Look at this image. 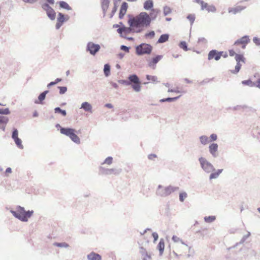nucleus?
Instances as JSON below:
<instances>
[{"label": "nucleus", "instance_id": "f257e3e1", "mask_svg": "<svg viewBox=\"0 0 260 260\" xmlns=\"http://www.w3.org/2000/svg\"><path fill=\"white\" fill-rule=\"evenodd\" d=\"M127 23L128 25H133L136 28L135 33H140L144 27L149 26L151 18L146 12H141L137 16H129Z\"/></svg>", "mask_w": 260, "mask_h": 260}, {"label": "nucleus", "instance_id": "f03ea898", "mask_svg": "<svg viewBox=\"0 0 260 260\" xmlns=\"http://www.w3.org/2000/svg\"><path fill=\"white\" fill-rule=\"evenodd\" d=\"M118 82L126 86L131 85L133 90L136 92L141 90V82L139 77L135 74H131L127 77V80H119Z\"/></svg>", "mask_w": 260, "mask_h": 260}, {"label": "nucleus", "instance_id": "7ed1b4c3", "mask_svg": "<svg viewBox=\"0 0 260 260\" xmlns=\"http://www.w3.org/2000/svg\"><path fill=\"white\" fill-rule=\"evenodd\" d=\"M10 212L16 218L21 221L26 222L28 219L30 218L34 213L33 210L25 211L24 207L18 206L16 207V211L11 210Z\"/></svg>", "mask_w": 260, "mask_h": 260}, {"label": "nucleus", "instance_id": "20e7f679", "mask_svg": "<svg viewBox=\"0 0 260 260\" xmlns=\"http://www.w3.org/2000/svg\"><path fill=\"white\" fill-rule=\"evenodd\" d=\"M57 128H60V132L61 134L64 135L69 137L71 140L76 144H79L80 143V139L79 137L75 134L76 130L70 127H63L58 123L55 125Z\"/></svg>", "mask_w": 260, "mask_h": 260}, {"label": "nucleus", "instance_id": "39448f33", "mask_svg": "<svg viewBox=\"0 0 260 260\" xmlns=\"http://www.w3.org/2000/svg\"><path fill=\"white\" fill-rule=\"evenodd\" d=\"M179 188L177 186L169 185L166 187H163L161 185H158L156 193L157 196L161 197H166L170 195L178 190Z\"/></svg>", "mask_w": 260, "mask_h": 260}, {"label": "nucleus", "instance_id": "423d86ee", "mask_svg": "<svg viewBox=\"0 0 260 260\" xmlns=\"http://www.w3.org/2000/svg\"><path fill=\"white\" fill-rule=\"evenodd\" d=\"M152 46L150 44L143 43L136 46V53L138 56L150 54L152 52Z\"/></svg>", "mask_w": 260, "mask_h": 260}, {"label": "nucleus", "instance_id": "0eeeda50", "mask_svg": "<svg viewBox=\"0 0 260 260\" xmlns=\"http://www.w3.org/2000/svg\"><path fill=\"white\" fill-rule=\"evenodd\" d=\"M199 161L200 162L201 168L206 173H210L214 171L215 169L213 165L209 162L207 159L204 157H200L199 158Z\"/></svg>", "mask_w": 260, "mask_h": 260}, {"label": "nucleus", "instance_id": "6e6552de", "mask_svg": "<svg viewBox=\"0 0 260 260\" xmlns=\"http://www.w3.org/2000/svg\"><path fill=\"white\" fill-rule=\"evenodd\" d=\"M101 46L99 44H95L92 42L87 43L86 50L91 55L94 56L100 50Z\"/></svg>", "mask_w": 260, "mask_h": 260}, {"label": "nucleus", "instance_id": "1a4fd4ad", "mask_svg": "<svg viewBox=\"0 0 260 260\" xmlns=\"http://www.w3.org/2000/svg\"><path fill=\"white\" fill-rule=\"evenodd\" d=\"M41 7L46 12V14L48 18L54 20L55 19L56 13L54 9L52 8L47 3H43L41 5Z\"/></svg>", "mask_w": 260, "mask_h": 260}, {"label": "nucleus", "instance_id": "9d476101", "mask_svg": "<svg viewBox=\"0 0 260 260\" xmlns=\"http://www.w3.org/2000/svg\"><path fill=\"white\" fill-rule=\"evenodd\" d=\"M222 54H223V51H218L216 50L213 49L209 51L208 55V59L209 60L214 59L216 61L219 60Z\"/></svg>", "mask_w": 260, "mask_h": 260}, {"label": "nucleus", "instance_id": "9b49d317", "mask_svg": "<svg viewBox=\"0 0 260 260\" xmlns=\"http://www.w3.org/2000/svg\"><path fill=\"white\" fill-rule=\"evenodd\" d=\"M101 174L104 175H111L112 174H119L121 170H116L115 169H106L103 167H100L99 168Z\"/></svg>", "mask_w": 260, "mask_h": 260}, {"label": "nucleus", "instance_id": "f8f14e48", "mask_svg": "<svg viewBox=\"0 0 260 260\" xmlns=\"http://www.w3.org/2000/svg\"><path fill=\"white\" fill-rule=\"evenodd\" d=\"M218 144L214 143L211 144L209 146V152L214 158L218 156Z\"/></svg>", "mask_w": 260, "mask_h": 260}, {"label": "nucleus", "instance_id": "ddd939ff", "mask_svg": "<svg viewBox=\"0 0 260 260\" xmlns=\"http://www.w3.org/2000/svg\"><path fill=\"white\" fill-rule=\"evenodd\" d=\"M127 8H128L127 3L125 2H123L121 5L120 11H119V19H121L123 18L124 16L126 14Z\"/></svg>", "mask_w": 260, "mask_h": 260}, {"label": "nucleus", "instance_id": "4468645a", "mask_svg": "<svg viewBox=\"0 0 260 260\" xmlns=\"http://www.w3.org/2000/svg\"><path fill=\"white\" fill-rule=\"evenodd\" d=\"M49 92V90H45L41 93L38 96V99L36 100L34 103L36 104H43V101L45 99L46 94Z\"/></svg>", "mask_w": 260, "mask_h": 260}, {"label": "nucleus", "instance_id": "2eb2a0df", "mask_svg": "<svg viewBox=\"0 0 260 260\" xmlns=\"http://www.w3.org/2000/svg\"><path fill=\"white\" fill-rule=\"evenodd\" d=\"M250 41V40L249 39V37L248 36L245 35L236 40L234 43V45H237L239 44H248Z\"/></svg>", "mask_w": 260, "mask_h": 260}, {"label": "nucleus", "instance_id": "dca6fc26", "mask_svg": "<svg viewBox=\"0 0 260 260\" xmlns=\"http://www.w3.org/2000/svg\"><path fill=\"white\" fill-rule=\"evenodd\" d=\"M162 58V56L160 55H157L154 57H153L150 61L148 63V66L150 67L155 69V64L158 62L159 60Z\"/></svg>", "mask_w": 260, "mask_h": 260}, {"label": "nucleus", "instance_id": "f3484780", "mask_svg": "<svg viewBox=\"0 0 260 260\" xmlns=\"http://www.w3.org/2000/svg\"><path fill=\"white\" fill-rule=\"evenodd\" d=\"M246 8V7L244 6H237L235 8H229L228 9L229 13H232L234 14H236L237 13L240 12L242 10H244Z\"/></svg>", "mask_w": 260, "mask_h": 260}, {"label": "nucleus", "instance_id": "a211bd4d", "mask_svg": "<svg viewBox=\"0 0 260 260\" xmlns=\"http://www.w3.org/2000/svg\"><path fill=\"white\" fill-rule=\"evenodd\" d=\"M88 260H102V256L98 253L91 252L87 256Z\"/></svg>", "mask_w": 260, "mask_h": 260}, {"label": "nucleus", "instance_id": "6ab92c4d", "mask_svg": "<svg viewBox=\"0 0 260 260\" xmlns=\"http://www.w3.org/2000/svg\"><path fill=\"white\" fill-rule=\"evenodd\" d=\"M80 109H83L86 112H92V106L87 102L82 103Z\"/></svg>", "mask_w": 260, "mask_h": 260}, {"label": "nucleus", "instance_id": "aec40b11", "mask_svg": "<svg viewBox=\"0 0 260 260\" xmlns=\"http://www.w3.org/2000/svg\"><path fill=\"white\" fill-rule=\"evenodd\" d=\"M223 169H218L216 171H214L211 173H210V175L209 176V179L212 180L213 179H216L218 177L219 175L222 172Z\"/></svg>", "mask_w": 260, "mask_h": 260}, {"label": "nucleus", "instance_id": "412c9836", "mask_svg": "<svg viewBox=\"0 0 260 260\" xmlns=\"http://www.w3.org/2000/svg\"><path fill=\"white\" fill-rule=\"evenodd\" d=\"M157 249L159 250V255H161L164 252L165 248V241L164 239H160L159 242L157 246Z\"/></svg>", "mask_w": 260, "mask_h": 260}, {"label": "nucleus", "instance_id": "4be33fe9", "mask_svg": "<svg viewBox=\"0 0 260 260\" xmlns=\"http://www.w3.org/2000/svg\"><path fill=\"white\" fill-rule=\"evenodd\" d=\"M169 38V35L168 34H165L161 35L158 40L157 41V44H162L168 41Z\"/></svg>", "mask_w": 260, "mask_h": 260}, {"label": "nucleus", "instance_id": "5701e85b", "mask_svg": "<svg viewBox=\"0 0 260 260\" xmlns=\"http://www.w3.org/2000/svg\"><path fill=\"white\" fill-rule=\"evenodd\" d=\"M144 8L146 10H149L153 9V2L152 0H147L144 3Z\"/></svg>", "mask_w": 260, "mask_h": 260}, {"label": "nucleus", "instance_id": "b1692460", "mask_svg": "<svg viewBox=\"0 0 260 260\" xmlns=\"http://www.w3.org/2000/svg\"><path fill=\"white\" fill-rule=\"evenodd\" d=\"M160 12V10L158 9H152L151 10V13L150 14V17L151 18V20H154L155 19L157 16L158 14H159Z\"/></svg>", "mask_w": 260, "mask_h": 260}, {"label": "nucleus", "instance_id": "393cba45", "mask_svg": "<svg viewBox=\"0 0 260 260\" xmlns=\"http://www.w3.org/2000/svg\"><path fill=\"white\" fill-rule=\"evenodd\" d=\"M60 8L67 10H71L72 8L69 6V5L64 1H59L57 3Z\"/></svg>", "mask_w": 260, "mask_h": 260}, {"label": "nucleus", "instance_id": "a878e982", "mask_svg": "<svg viewBox=\"0 0 260 260\" xmlns=\"http://www.w3.org/2000/svg\"><path fill=\"white\" fill-rule=\"evenodd\" d=\"M135 31L136 28H135L133 25H129V27H126L124 25V33L129 34L131 32H135Z\"/></svg>", "mask_w": 260, "mask_h": 260}, {"label": "nucleus", "instance_id": "bb28decb", "mask_svg": "<svg viewBox=\"0 0 260 260\" xmlns=\"http://www.w3.org/2000/svg\"><path fill=\"white\" fill-rule=\"evenodd\" d=\"M111 68L108 63H106L104 67V73L106 77H108L110 74Z\"/></svg>", "mask_w": 260, "mask_h": 260}, {"label": "nucleus", "instance_id": "cd10ccee", "mask_svg": "<svg viewBox=\"0 0 260 260\" xmlns=\"http://www.w3.org/2000/svg\"><path fill=\"white\" fill-rule=\"evenodd\" d=\"M199 139L201 143L203 145H206L209 142V138L206 136H201Z\"/></svg>", "mask_w": 260, "mask_h": 260}, {"label": "nucleus", "instance_id": "c85d7f7f", "mask_svg": "<svg viewBox=\"0 0 260 260\" xmlns=\"http://www.w3.org/2000/svg\"><path fill=\"white\" fill-rule=\"evenodd\" d=\"M140 252L142 256H145L144 257H147L148 259L151 258L150 255L147 253L146 250L143 247H140Z\"/></svg>", "mask_w": 260, "mask_h": 260}, {"label": "nucleus", "instance_id": "c756f323", "mask_svg": "<svg viewBox=\"0 0 260 260\" xmlns=\"http://www.w3.org/2000/svg\"><path fill=\"white\" fill-rule=\"evenodd\" d=\"M235 60L237 62H243V63H245V58L243 54H236Z\"/></svg>", "mask_w": 260, "mask_h": 260}, {"label": "nucleus", "instance_id": "7c9ffc66", "mask_svg": "<svg viewBox=\"0 0 260 260\" xmlns=\"http://www.w3.org/2000/svg\"><path fill=\"white\" fill-rule=\"evenodd\" d=\"M54 112L55 113L60 114L63 116H66L67 115V112L65 110H62L59 107H56L54 108Z\"/></svg>", "mask_w": 260, "mask_h": 260}, {"label": "nucleus", "instance_id": "2f4dec72", "mask_svg": "<svg viewBox=\"0 0 260 260\" xmlns=\"http://www.w3.org/2000/svg\"><path fill=\"white\" fill-rule=\"evenodd\" d=\"M13 140L18 148L20 149H23V146L22 144V141L20 138H18Z\"/></svg>", "mask_w": 260, "mask_h": 260}, {"label": "nucleus", "instance_id": "473e14b6", "mask_svg": "<svg viewBox=\"0 0 260 260\" xmlns=\"http://www.w3.org/2000/svg\"><path fill=\"white\" fill-rule=\"evenodd\" d=\"M241 66H242V65L240 63V62H237V64H236V65L235 66V70H231V72L232 73H233V74H237L239 72V71L240 70Z\"/></svg>", "mask_w": 260, "mask_h": 260}, {"label": "nucleus", "instance_id": "72a5a7b5", "mask_svg": "<svg viewBox=\"0 0 260 260\" xmlns=\"http://www.w3.org/2000/svg\"><path fill=\"white\" fill-rule=\"evenodd\" d=\"M146 78L147 80L151 81L152 83H156L158 82L157 77L156 76L147 75L146 76Z\"/></svg>", "mask_w": 260, "mask_h": 260}, {"label": "nucleus", "instance_id": "f704fd0d", "mask_svg": "<svg viewBox=\"0 0 260 260\" xmlns=\"http://www.w3.org/2000/svg\"><path fill=\"white\" fill-rule=\"evenodd\" d=\"M66 21L64 15L62 13L59 12L57 18V21L63 23Z\"/></svg>", "mask_w": 260, "mask_h": 260}, {"label": "nucleus", "instance_id": "c9c22d12", "mask_svg": "<svg viewBox=\"0 0 260 260\" xmlns=\"http://www.w3.org/2000/svg\"><path fill=\"white\" fill-rule=\"evenodd\" d=\"M179 46L180 48L182 49L185 51H187L189 50L187 47V44L185 41H181L179 44Z\"/></svg>", "mask_w": 260, "mask_h": 260}, {"label": "nucleus", "instance_id": "e433bc0d", "mask_svg": "<svg viewBox=\"0 0 260 260\" xmlns=\"http://www.w3.org/2000/svg\"><path fill=\"white\" fill-rule=\"evenodd\" d=\"M204 221L207 223H211L213 222L216 219L215 216H208L204 217Z\"/></svg>", "mask_w": 260, "mask_h": 260}, {"label": "nucleus", "instance_id": "4c0bfd02", "mask_svg": "<svg viewBox=\"0 0 260 260\" xmlns=\"http://www.w3.org/2000/svg\"><path fill=\"white\" fill-rule=\"evenodd\" d=\"M53 245L57 246L58 247H64L67 248L69 246V245L66 242H55L53 243Z\"/></svg>", "mask_w": 260, "mask_h": 260}, {"label": "nucleus", "instance_id": "58836bf2", "mask_svg": "<svg viewBox=\"0 0 260 260\" xmlns=\"http://www.w3.org/2000/svg\"><path fill=\"white\" fill-rule=\"evenodd\" d=\"M242 83L251 87H254V82H252L250 79L243 80L242 81Z\"/></svg>", "mask_w": 260, "mask_h": 260}, {"label": "nucleus", "instance_id": "ea45409f", "mask_svg": "<svg viewBox=\"0 0 260 260\" xmlns=\"http://www.w3.org/2000/svg\"><path fill=\"white\" fill-rule=\"evenodd\" d=\"M216 10V8L213 5H209L207 9L206 10L208 13H215Z\"/></svg>", "mask_w": 260, "mask_h": 260}, {"label": "nucleus", "instance_id": "a19ab883", "mask_svg": "<svg viewBox=\"0 0 260 260\" xmlns=\"http://www.w3.org/2000/svg\"><path fill=\"white\" fill-rule=\"evenodd\" d=\"M172 12V10L170 8V7L166 6L164 7L163 8V13L164 15L165 16H167L168 15L170 14Z\"/></svg>", "mask_w": 260, "mask_h": 260}, {"label": "nucleus", "instance_id": "79ce46f5", "mask_svg": "<svg viewBox=\"0 0 260 260\" xmlns=\"http://www.w3.org/2000/svg\"><path fill=\"white\" fill-rule=\"evenodd\" d=\"M195 15L193 14H190L187 15V19L190 21V25H192L195 20Z\"/></svg>", "mask_w": 260, "mask_h": 260}, {"label": "nucleus", "instance_id": "37998d69", "mask_svg": "<svg viewBox=\"0 0 260 260\" xmlns=\"http://www.w3.org/2000/svg\"><path fill=\"white\" fill-rule=\"evenodd\" d=\"M117 2L116 1H114V7L112 9V12L111 13L110 18H112L113 16L114 15L115 13L117 11Z\"/></svg>", "mask_w": 260, "mask_h": 260}, {"label": "nucleus", "instance_id": "c03bdc74", "mask_svg": "<svg viewBox=\"0 0 260 260\" xmlns=\"http://www.w3.org/2000/svg\"><path fill=\"white\" fill-rule=\"evenodd\" d=\"M187 197V194L186 192H181L179 193V201L181 202H184L185 199Z\"/></svg>", "mask_w": 260, "mask_h": 260}, {"label": "nucleus", "instance_id": "a18cd8bd", "mask_svg": "<svg viewBox=\"0 0 260 260\" xmlns=\"http://www.w3.org/2000/svg\"><path fill=\"white\" fill-rule=\"evenodd\" d=\"M18 138V131L17 128H13L12 134V138L13 140H14L16 138Z\"/></svg>", "mask_w": 260, "mask_h": 260}, {"label": "nucleus", "instance_id": "49530a36", "mask_svg": "<svg viewBox=\"0 0 260 260\" xmlns=\"http://www.w3.org/2000/svg\"><path fill=\"white\" fill-rule=\"evenodd\" d=\"M110 4L109 0H101L102 8H109Z\"/></svg>", "mask_w": 260, "mask_h": 260}, {"label": "nucleus", "instance_id": "de8ad7c7", "mask_svg": "<svg viewBox=\"0 0 260 260\" xmlns=\"http://www.w3.org/2000/svg\"><path fill=\"white\" fill-rule=\"evenodd\" d=\"M113 158L111 156H108L107 157L102 165L107 164L111 165L112 163Z\"/></svg>", "mask_w": 260, "mask_h": 260}, {"label": "nucleus", "instance_id": "09e8293b", "mask_svg": "<svg viewBox=\"0 0 260 260\" xmlns=\"http://www.w3.org/2000/svg\"><path fill=\"white\" fill-rule=\"evenodd\" d=\"M8 121L9 119L8 117L3 116H0V124H6Z\"/></svg>", "mask_w": 260, "mask_h": 260}, {"label": "nucleus", "instance_id": "8fccbe9b", "mask_svg": "<svg viewBox=\"0 0 260 260\" xmlns=\"http://www.w3.org/2000/svg\"><path fill=\"white\" fill-rule=\"evenodd\" d=\"M200 5H201V10L204 11V10H206L207 9L209 4L208 3L205 2L204 1H203Z\"/></svg>", "mask_w": 260, "mask_h": 260}, {"label": "nucleus", "instance_id": "3c124183", "mask_svg": "<svg viewBox=\"0 0 260 260\" xmlns=\"http://www.w3.org/2000/svg\"><path fill=\"white\" fill-rule=\"evenodd\" d=\"M10 113L9 108L0 109V114L8 115Z\"/></svg>", "mask_w": 260, "mask_h": 260}, {"label": "nucleus", "instance_id": "603ef678", "mask_svg": "<svg viewBox=\"0 0 260 260\" xmlns=\"http://www.w3.org/2000/svg\"><path fill=\"white\" fill-rule=\"evenodd\" d=\"M58 88L59 89V93L60 94L65 93L67 91V87L66 86H58Z\"/></svg>", "mask_w": 260, "mask_h": 260}, {"label": "nucleus", "instance_id": "864d4df0", "mask_svg": "<svg viewBox=\"0 0 260 260\" xmlns=\"http://www.w3.org/2000/svg\"><path fill=\"white\" fill-rule=\"evenodd\" d=\"M155 36V32L153 30L149 31L148 33H146L145 35V37L146 38H153Z\"/></svg>", "mask_w": 260, "mask_h": 260}, {"label": "nucleus", "instance_id": "5fc2aeb1", "mask_svg": "<svg viewBox=\"0 0 260 260\" xmlns=\"http://www.w3.org/2000/svg\"><path fill=\"white\" fill-rule=\"evenodd\" d=\"M180 96H181V95H179L178 96L173 97V98H166V102H174V101H176L177 100H178Z\"/></svg>", "mask_w": 260, "mask_h": 260}, {"label": "nucleus", "instance_id": "6e6d98bb", "mask_svg": "<svg viewBox=\"0 0 260 260\" xmlns=\"http://www.w3.org/2000/svg\"><path fill=\"white\" fill-rule=\"evenodd\" d=\"M124 25H122V26L118 28L117 29V32L120 34V36L121 37H124V36H122V33L124 32Z\"/></svg>", "mask_w": 260, "mask_h": 260}, {"label": "nucleus", "instance_id": "4d7b16f0", "mask_svg": "<svg viewBox=\"0 0 260 260\" xmlns=\"http://www.w3.org/2000/svg\"><path fill=\"white\" fill-rule=\"evenodd\" d=\"M120 49L123 51H125V52L128 53L129 51L130 47L124 45H122L120 46Z\"/></svg>", "mask_w": 260, "mask_h": 260}, {"label": "nucleus", "instance_id": "13d9d810", "mask_svg": "<svg viewBox=\"0 0 260 260\" xmlns=\"http://www.w3.org/2000/svg\"><path fill=\"white\" fill-rule=\"evenodd\" d=\"M253 42H254V44H255V45L257 46L260 45V38L254 37L253 38Z\"/></svg>", "mask_w": 260, "mask_h": 260}, {"label": "nucleus", "instance_id": "bf43d9fd", "mask_svg": "<svg viewBox=\"0 0 260 260\" xmlns=\"http://www.w3.org/2000/svg\"><path fill=\"white\" fill-rule=\"evenodd\" d=\"M248 107L246 105H243V106H236L233 108L234 110H237L240 109V108L242 109H246L248 108Z\"/></svg>", "mask_w": 260, "mask_h": 260}, {"label": "nucleus", "instance_id": "052dcab7", "mask_svg": "<svg viewBox=\"0 0 260 260\" xmlns=\"http://www.w3.org/2000/svg\"><path fill=\"white\" fill-rule=\"evenodd\" d=\"M172 239L174 242H182V239L175 235L173 236Z\"/></svg>", "mask_w": 260, "mask_h": 260}, {"label": "nucleus", "instance_id": "680f3d73", "mask_svg": "<svg viewBox=\"0 0 260 260\" xmlns=\"http://www.w3.org/2000/svg\"><path fill=\"white\" fill-rule=\"evenodd\" d=\"M211 141H214L217 140V136L215 134H212L210 135Z\"/></svg>", "mask_w": 260, "mask_h": 260}, {"label": "nucleus", "instance_id": "e2e57ef3", "mask_svg": "<svg viewBox=\"0 0 260 260\" xmlns=\"http://www.w3.org/2000/svg\"><path fill=\"white\" fill-rule=\"evenodd\" d=\"M153 238H154V242L157 241L158 239V234L156 232H153L152 234Z\"/></svg>", "mask_w": 260, "mask_h": 260}, {"label": "nucleus", "instance_id": "0e129e2a", "mask_svg": "<svg viewBox=\"0 0 260 260\" xmlns=\"http://www.w3.org/2000/svg\"><path fill=\"white\" fill-rule=\"evenodd\" d=\"M207 42V40L203 37L200 38L198 39V43H203L206 44Z\"/></svg>", "mask_w": 260, "mask_h": 260}, {"label": "nucleus", "instance_id": "69168bd1", "mask_svg": "<svg viewBox=\"0 0 260 260\" xmlns=\"http://www.w3.org/2000/svg\"><path fill=\"white\" fill-rule=\"evenodd\" d=\"M250 233L249 232V233H248V234H247V235H244V236L243 237L242 239H241V241H240V243H243V242H244L246 240V239H247V238L250 236Z\"/></svg>", "mask_w": 260, "mask_h": 260}, {"label": "nucleus", "instance_id": "338daca9", "mask_svg": "<svg viewBox=\"0 0 260 260\" xmlns=\"http://www.w3.org/2000/svg\"><path fill=\"white\" fill-rule=\"evenodd\" d=\"M254 87H256L260 89V79H258L256 82H254Z\"/></svg>", "mask_w": 260, "mask_h": 260}, {"label": "nucleus", "instance_id": "774afa93", "mask_svg": "<svg viewBox=\"0 0 260 260\" xmlns=\"http://www.w3.org/2000/svg\"><path fill=\"white\" fill-rule=\"evenodd\" d=\"M210 80H211V79H205L204 80H203L202 81H201L200 84L201 85H204V84H207L208 82H209V81Z\"/></svg>", "mask_w": 260, "mask_h": 260}]
</instances>
